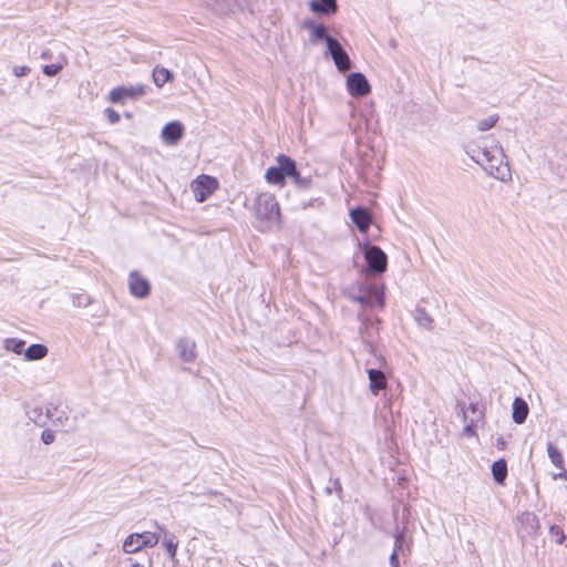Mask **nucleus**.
<instances>
[{
	"instance_id": "nucleus-1",
	"label": "nucleus",
	"mask_w": 567,
	"mask_h": 567,
	"mask_svg": "<svg viewBox=\"0 0 567 567\" xmlns=\"http://www.w3.org/2000/svg\"><path fill=\"white\" fill-rule=\"evenodd\" d=\"M466 153L491 176L502 182L512 179L507 157L501 146L492 148H471Z\"/></svg>"
},
{
	"instance_id": "nucleus-2",
	"label": "nucleus",
	"mask_w": 567,
	"mask_h": 567,
	"mask_svg": "<svg viewBox=\"0 0 567 567\" xmlns=\"http://www.w3.org/2000/svg\"><path fill=\"white\" fill-rule=\"evenodd\" d=\"M257 227L261 231H270L279 226L280 210L275 195L262 193L255 200Z\"/></svg>"
},
{
	"instance_id": "nucleus-3",
	"label": "nucleus",
	"mask_w": 567,
	"mask_h": 567,
	"mask_svg": "<svg viewBox=\"0 0 567 567\" xmlns=\"http://www.w3.org/2000/svg\"><path fill=\"white\" fill-rule=\"evenodd\" d=\"M277 165L266 171L265 178L270 184L284 185L287 177L296 174V162L287 155L277 156Z\"/></svg>"
},
{
	"instance_id": "nucleus-4",
	"label": "nucleus",
	"mask_w": 567,
	"mask_h": 567,
	"mask_svg": "<svg viewBox=\"0 0 567 567\" xmlns=\"http://www.w3.org/2000/svg\"><path fill=\"white\" fill-rule=\"evenodd\" d=\"M158 542L159 536L155 533H133L125 538L123 543V550L126 554H135L143 548H152L156 546Z\"/></svg>"
},
{
	"instance_id": "nucleus-5",
	"label": "nucleus",
	"mask_w": 567,
	"mask_h": 567,
	"mask_svg": "<svg viewBox=\"0 0 567 567\" xmlns=\"http://www.w3.org/2000/svg\"><path fill=\"white\" fill-rule=\"evenodd\" d=\"M455 409L460 421L465 425H477V423L483 421L485 406L480 401H471L467 405L466 403L457 402Z\"/></svg>"
},
{
	"instance_id": "nucleus-6",
	"label": "nucleus",
	"mask_w": 567,
	"mask_h": 567,
	"mask_svg": "<svg viewBox=\"0 0 567 567\" xmlns=\"http://www.w3.org/2000/svg\"><path fill=\"white\" fill-rule=\"evenodd\" d=\"M363 255L368 264L369 272L379 275L386 270L388 257L380 247L365 245Z\"/></svg>"
},
{
	"instance_id": "nucleus-7",
	"label": "nucleus",
	"mask_w": 567,
	"mask_h": 567,
	"mask_svg": "<svg viewBox=\"0 0 567 567\" xmlns=\"http://www.w3.org/2000/svg\"><path fill=\"white\" fill-rule=\"evenodd\" d=\"M146 86L143 84L118 86L110 92V101L112 103L124 104L127 100L137 99L146 93Z\"/></svg>"
},
{
	"instance_id": "nucleus-8",
	"label": "nucleus",
	"mask_w": 567,
	"mask_h": 567,
	"mask_svg": "<svg viewBox=\"0 0 567 567\" xmlns=\"http://www.w3.org/2000/svg\"><path fill=\"white\" fill-rule=\"evenodd\" d=\"M327 50L340 72H347L351 69V60L337 39H329Z\"/></svg>"
},
{
	"instance_id": "nucleus-9",
	"label": "nucleus",
	"mask_w": 567,
	"mask_h": 567,
	"mask_svg": "<svg viewBox=\"0 0 567 567\" xmlns=\"http://www.w3.org/2000/svg\"><path fill=\"white\" fill-rule=\"evenodd\" d=\"M217 188V181L214 177L202 175L193 184V192L197 202L203 203Z\"/></svg>"
},
{
	"instance_id": "nucleus-10",
	"label": "nucleus",
	"mask_w": 567,
	"mask_h": 567,
	"mask_svg": "<svg viewBox=\"0 0 567 567\" xmlns=\"http://www.w3.org/2000/svg\"><path fill=\"white\" fill-rule=\"evenodd\" d=\"M347 87L352 96H364L370 93L371 86L367 78L359 72L351 73L347 79Z\"/></svg>"
},
{
	"instance_id": "nucleus-11",
	"label": "nucleus",
	"mask_w": 567,
	"mask_h": 567,
	"mask_svg": "<svg viewBox=\"0 0 567 567\" xmlns=\"http://www.w3.org/2000/svg\"><path fill=\"white\" fill-rule=\"evenodd\" d=\"M130 292L136 298H145L148 296L151 286L146 278L142 277L137 271H131L128 276Z\"/></svg>"
},
{
	"instance_id": "nucleus-12",
	"label": "nucleus",
	"mask_w": 567,
	"mask_h": 567,
	"mask_svg": "<svg viewBox=\"0 0 567 567\" xmlns=\"http://www.w3.org/2000/svg\"><path fill=\"white\" fill-rule=\"evenodd\" d=\"M184 125L179 121L168 122L162 130V140L167 145H176L184 135Z\"/></svg>"
},
{
	"instance_id": "nucleus-13",
	"label": "nucleus",
	"mask_w": 567,
	"mask_h": 567,
	"mask_svg": "<svg viewBox=\"0 0 567 567\" xmlns=\"http://www.w3.org/2000/svg\"><path fill=\"white\" fill-rule=\"evenodd\" d=\"M303 29L310 31V42L318 43L319 41H326L327 47L329 45V39H333L327 33V29L323 24L316 23L313 20H306L303 22Z\"/></svg>"
},
{
	"instance_id": "nucleus-14",
	"label": "nucleus",
	"mask_w": 567,
	"mask_h": 567,
	"mask_svg": "<svg viewBox=\"0 0 567 567\" xmlns=\"http://www.w3.org/2000/svg\"><path fill=\"white\" fill-rule=\"evenodd\" d=\"M350 217L352 223L361 233H365L371 224V216L367 209L357 207L350 210Z\"/></svg>"
},
{
	"instance_id": "nucleus-15",
	"label": "nucleus",
	"mask_w": 567,
	"mask_h": 567,
	"mask_svg": "<svg viewBox=\"0 0 567 567\" xmlns=\"http://www.w3.org/2000/svg\"><path fill=\"white\" fill-rule=\"evenodd\" d=\"M309 8L312 12L323 16H330L338 10L337 0H311Z\"/></svg>"
},
{
	"instance_id": "nucleus-16",
	"label": "nucleus",
	"mask_w": 567,
	"mask_h": 567,
	"mask_svg": "<svg viewBox=\"0 0 567 567\" xmlns=\"http://www.w3.org/2000/svg\"><path fill=\"white\" fill-rule=\"evenodd\" d=\"M195 341L188 338L181 339L177 343L179 358L184 362H193L196 359Z\"/></svg>"
},
{
	"instance_id": "nucleus-17",
	"label": "nucleus",
	"mask_w": 567,
	"mask_h": 567,
	"mask_svg": "<svg viewBox=\"0 0 567 567\" xmlns=\"http://www.w3.org/2000/svg\"><path fill=\"white\" fill-rule=\"evenodd\" d=\"M394 548L400 550L402 555H404L405 549L410 551V546L412 544V539L408 538V527L403 525L402 527L396 526L394 532Z\"/></svg>"
},
{
	"instance_id": "nucleus-18",
	"label": "nucleus",
	"mask_w": 567,
	"mask_h": 567,
	"mask_svg": "<svg viewBox=\"0 0 567 567\" xmlns=\"http://www.w3.org/2000/svg\"><path fill=\"white\" fill-rule=\"evenodd\" d=\"M368 377L370 381V390L374 395H377L380 390L385 388L386 379L382 371L377 369H369Z\"/></svg>"
},
{
	"instance_id": "nucleus-19",
	"label": "nucleus",
	"mask_w": 567,
	"mask_h": 567,
	"mask_svg": "<svg viewBox=\"0 0 567 567\" xmlns=\"http://www.w3.org/2000/svg\"><path fill=\"white\" fill-rule=\"evenodd\" d=\"M528 405L525 400L522 398H516L513 402L512 406V417L513 421L517 424L525 422L528 415Z\"/></svg>"
},
{
	"instance_id": "nucleus-20",
	"label": "nucleus",
	"mask_w": 567,
	"mask_h": 567,
	"mask_svg": "<svg viewBox=\"0 0 567 567\" xmlns=\"http://www.w3.org/2000/svg\"><path fill=\"white\" fill-rule=\"evenodd\" d=\"M491 471L495 483L504 485L508 474L507 462L504 458L493 462Z\"/></svg>"
},
{
	"instance_id": "nucleus-21",
	"label": "nucleus",
	"mask_w": 567,
	"mask_h": 567,
	"mask_svg": "<svg viewBox=\"0 0 567 567\" xmlns=\"http://www.w3.org/2000/svg\"><path fill=\"white\" fill-rule=\"evenodd\" d=\"M546 446H547V454H548V457H549L551 464L559 470H564L565 468V460H564L561 452L557 447L556 442L548 440Z\"/></svg>"
},
{
	"instance_id": "nucleus-22",
	"label": "nucleus",
	"mask_w": 567,
	"mask_h": 567,
	"mask_svg": "<svg viewBox=\"0 0 567 567\" xmlns=\"http://www.w3.org/2000/svg\"><path fill=\"white\" fill-rule=\"evenodd\" d=\"M49 350L48 347L41 343H34L28 347L23 354L27 361H37L47 357Z\"/></svg>"
},
{
	"instance_id": "nucleus-23",
	"label": "nucleus",
	"mask_w": 567,
	"mask_h": 567,
	"mask_svg": "<svg viewBox=\"0 0 567 567\" xmlns=\"http://www.w3.org/2000/svg\"><path fill=\"white\" fill-rule=\"evenodd\" d=\"M367 298L368 307L379 306L382 308L384 305V293L381 289H379L375 286H371L367 290Z\"/></svg>"
},
{
	"instance_id": "nucleus-24",
	"label": "nucleus",
	"mask_w": 567,
	"mask_h": 567,
	"mask_svg": "<svg viewBox=\"0 0 567 567\" xmlns=\"http://www.w3.org/2000/svg\"><path fill=\"white\" fill-rule=\"evenodd\" d=\"M173 79L172 72L163 66H155L153 70V81L156 86L162 87L166 82Z\"/></svg>"
},
{
	"instance_id": "nucleus-25",
	"label": "nucleus",
	"mask_w": 567,
	"mask_h": 567,
	"mask_svg": "<svg viewBox=\"0 0 567 567\" xmlns=\"http://www.w3.org/2000/svg\"><path fill=\"white\" fill-rule=\"evenodd\" d=\"M162 544L171 557L176 556L178 540L173 533L164 530V538H163Z\"/></svg>"
},
{
	"instance_id": "nucleus-26",
	"label": "nucleus",
	"mask_w": 567,
	"mask_h": 567,
	"mask_svg": "<svg viewBox=\"0 0 567 567\" xmlns=\"http://www.w3.org/2000/svg\"><path fill=\"white\" fill-rule=\"evenodd\" d=\"M523 524L526 525V528H528V534H536L539 528V520L537 516L533 513H525L522 516Z\"/></svg>"
},
{
	"instance_id": "nucleus-27",
	"label": "nucleus",
	"mask_w": 567,
	"mask_h": 567,
	"mask_svg": "<svg viewBox=\"0 0 567 567\" xmlns=\"http://www.w3.org/2000/svg\"><path fill=\"white\" fill-rule=\"evenodd\" d=\"M25 341L16 338H9L4 341V348L8 351H12L17 354L24 352Z\"/></svg>"
},
{
	"instance_id": "nucleus-28",
	"label": "nucleus",
	"mask_w": 567,
	"mask_h": 567,
	"mask_svg": "<svg viewBox=\"0 0 567 567\" xmlns=\"http://www.w3.org/2000/svg\"><path fill=\"white\" fill-rule=\"evenodd\" d=\"M415 320L422 328L429 330L433 328V319L424 309L416 310Z\"/></svg>"
},
{
	"instance_id": "nucleus-29",
	"label": "nucleus",
	"mask_w": 567,
	"mask_h": 567,
	"mask_svg": "<svg viewBox=\"0 0 567 567\" xmlns=\"http://www.w3.org/2000/svg\"><path fill=\"white\" fill-rule=\"evenodd\" d=\"M498 115L497 114H493V115H489L485 118H482L477 122V130L480 132H486L488 130H491L492 127L495 126V124L497 123L498 121Z\"/></svg>"
},
{
	"instance_id": "nucleus-30",
	"label": "nucleus",
	"mask_w": 567,
	"mask_h": 567,
	"mask_svg": "<svg viewBox=\"0 0 567 567\" xmlns=\"http://www.w3.org/2000/svg\"><path fill=\"white\" fill-rule=\"evenodd\" d=\"M549 534L555 539V543L558 545H563L566 540V534L563 528L558 525H550Z\"/></svg>"
},
{
	"instance_id": "nucleus-31",
	"label": "nucleus",
	"mask_w": 567,
	"mask_h": 567,
	"mask_svg": "<svg viewBox=\"0 0 567 567\" xmlns=\"http://www.w3.org/2000/svg\"><path fill=\"white\" fill-rule=\"evenodd\" d=\"M63 66L64 63L62 62L48 64L43 66V73L48 76H54L63 69Z\"/></svg>"
},
{
	"instance_id": "nucleus-32",
	"label": "nucleus",
	"mask_w": 567,
	"mask_h": 567,
	"mask_svg": "<svg viewBox=\"0 0 567 567\" xmlns=\"http://www.w3.org/2000/svg\"><path fill=\"white\" fill-rule=\"evenodd\" d=\"M332 489H334L337 492L339 499H341L342 498V486H341V483H340L339 478L333 480L332 481V487L328 486L326 488V492L328 494H331Z\"/></svg>"
},
{
	"instance_id": "nucleus-33",
	"label": "nucleus",
	"mask_w": 567,
	"mask_h": 567,
	"mask_svg": "<svg viewBox=\"0 0 567 567\" xmlns=\"http://www.w3.org/2000/svg\"><path fill=\"white\" fill-rule=\"evenodd\" d=\"M54 432L50 429H45L41 434V440L44 444H51L54 442Z\"/></svg>"
},
{
	"instance_id": "nucleus-34",
	"label": "nucleus",
	"mask_w": 567,
	"mask_h": 567,
	"mask_svg": "<svg viewBox=\"0 0 567 567\" xmlns=\"http://www.w3.org/2000/svg\"><path fill=\"white\" fill-rule=\"evenodd\" d=\"M31 72V69L25 65H16L13 68V74L18 78H22L28 75Z\"/></svg>"
},
{
	"instance_id": "nucleus-35",
	"label": "nucleus",
	"mask_w": 567,
	"mask_h": 567,
	"mask_svg": "<svg viewBox=\"0 0 567 567\" xmlns=\"http://www.w3.org/2000/svg\"><path fill=\"white\" fill-rule=\"evenodd\" d=\"M104 113L112 124H116L121 118L120 114L111 107H107Z\"/></svg>"
},
{
	"instance_id": "nucleus-36",
	"label": "nucleus",
	"mask_w": 567,
	"mask_h": 567,
	"mask_svg": "<svg viewBox=\"0 0 567 567\" xmlns=\"http://www.w3.org/2000/svg\"><path fill=\"white\" fill-rule=\"evenodd\" d=\"M291 178H293L295 184L299 187H307L309 184V179L301 177L297 169L296 174L291 175Z\"/></svg>"
},
{
	"instance_id": "nucleus-37",
	"label": "nucleus",
	"mask_w": 567,
	"mask_h": 567,
	"mask_svg": "<svg viewBox=\"0 0 567 567\" xmlns=\"http://www.w3.org/2000/svg\"><path fill=\"white\" fill-rule=\"evenodd\" d=\"M399 554H401V551L396 549H393V551L391 553L389 558L391 567H400Z\"/></svg>"
},
{
	"instance_id": "nucleus-38",
	"label": "nucleus",
	"mask_w": 567,
	"mask_h": 567,
	"mask_svg": "<svg viewBox=\"0 0 567 567\" xmlns=\"http://www.w3.org/2000/svg\"><path fill=\"white\" fill-rule=\"evenodd\" d=\"M506 444H507L506 440L503 436H499V437L496 439L495 445H496V447L498 450H505L506 449Z\"/></svg>"
},
{
	"instance_id": "nucleus-39",
	"label": "nucleus",
	"mask_w": 567,
	"mask_h": 567,
	"mask_svg": "<svg viewBox=\"0 0 567 567\" xmlns=\"http://www.w3.org/2000/svg\"><path fill=\"white\" fill-rule=\"evenodd\" d=\"M355 301L360 302L361 305L363 306H368V298H367V291H364L362 295H360L359 297H355L354 298Z\"/></svg>"
},
{
	"instance_id": "nucleus-40",
	"label": "nucleus",
	"mask_w": 567,
	"mask_h": 567,
	"mask_svg": "<svg viewBox=\"0 0 567 567\" xmlns=\"http://www.w3.org/2000/svg\"><path fill=\"white\" fill-rule=\"evenodd\" d=\"M554 480H565L567 481V471L564 468L561 472L554 474Z\"/></svg>"
},
{
	"instance_id": "nucleus-41",
	"label": "nucleus",
	"mask_w": 567,
	"mask_h": 567,
	"mask_svg": "<svg viewBox=\"0 0 567 567\" xmlns=\"http://www.w3.org/2000/svg\"><path fill=\"white\" fill-rule=\"evenodd\" d=\"M464 435H466V436L476 435V427H464Z\"/></svg>"
},
{
	"instance_id": "nucleus-42",
	"label": "nucleus",
	"mask_w": 567,
	"mask_h": 567,
	"mask_svg": "<svg viewBox=\"0 0 567 567\" xmlns=\"http://www.w3.org/2000/svg\"><path fill=\"white\" fill-rule=\"evenodd\" d=\"M130 561H131V565L128 567H144V565L141 563H133L132 559H130Z\"/></svg>"
},
{
	"instance_id": "nucleus-43",
	"label": "nucleus",
	"mask_w": 567,
	"mask_h": 567,
	"mask_svg": "<svg viewBox=\"0 0 567 567\" xmlns=\"http://www.w3.org/2000/svg\"><path fill=\"white\" fill-rule=\"evenodd\" d=\"M41 58H42L43 60H48V59H50V53H49V51H44V52H42Z\"/></svg>"
},
{
	"instance_id": "nucleus-44",
	"label": "nucleus",
	"mask_w": 567,
	"mask_h": 567,
	"mask_svg": "<svg viewBox=\"0 0 567 567\" xmlns=\"http://www.w3.org/2000/svg\"><path fill=\"white\" fill-rule=\"evenodd\" d=\"M51 567H64L61 561H54Z\"/></svg>"
}]
</instances>
